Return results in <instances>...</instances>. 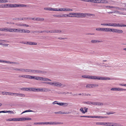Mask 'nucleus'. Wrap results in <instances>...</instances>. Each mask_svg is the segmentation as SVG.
Listing matches in <instances>:
<instances>
[{
	"label": "nucleus",
	"mask_w": 126,
	"mask_h": 126,
	"mask_svg": "<svg viewBox=\"0 0 126 126\" xmlns=\"http://www.w3.org/2000/svg\"><path fill=\"white\" fill-rule=\"evenodd\" d=\"M98 86V85L96 83L92 84V88L95 87H97Z\"/></svg>",
	"instance_id": "obj_39"
},
{
	"label": "nucleus",
	"mask_w": 126,
	"mask_h": 126,
	"mask_svg": "<svg viewBox=\"0 0 126 126\" xmlns=\"http://www.w3.org/2000/svg\"><path fill=\"white\" fill-rule=\"evenodd\" d=\"M105 7L107 9H110L112 8H114V6H105Z\"/></svg>",
	"instance_id": "obj_36"
},
{
	"label": "nucleus",
	"mask_w": 126,
	"mask_h": 126,
	"mask_svg": "<svg viewBox=\"0 0 126 126\" xmlns=\"http://www.w3.org/2000/svg\"><path fill=\"white\" fill-rule=\"evenodd\" d=\"M44 9L46 10L55 11V8H50L48 7L45 8Z\"/></svg>",
	"instance_id": "obj_16"
},
{
	"label": "nucleus",
	"mask_w": 126,
	"mask_h": 126,
	"mask_svg": "<svg viewBox=\"0 0 126 126\" xmlns=\"http://www.w3.org/2000/svg\"><path fill=\"white\" fill-rule=\"evenodd\" d=\"M105 32H112L113 33H122L123 32V31L119 29L109 28H105Z\"/></svg>",
	"instance_id": "obj_4"
},
{
	"label": "nucleus",
	"mask_w": 126,
	"mask_h": 126,
	"mask_svg": "<svg viewBox=\"0 0 126 126\" xmlns=\"http://www.w3.org/2000/svg\"><path fill=\"white\" fill-rule=\"evenodd\" d=\"M110 90L113 91H126V89L120 88H112L110 89Z\"/></svg>",
	"instance_id": "obj_9"
},
{
	"label": "nucleus",
	"mask_w": 126,
	"mask_h": 126,
	"mask_svg": "<svg viewBox=\"0 0 126 126\" xmlns=\"http://www.w3.org/2000/svg\"><path fill=\"white\" fill-rule=\"evenodd\" d=\"M34 112V111L32 110H25V111H24L22 113H21V114H22L23 113H25L26 112Z\"/></svg>",
	"instance_id": "obj_37"
},
{
	"label": "nucleus",
	"mask_w": 126,
	"mask_h": 126,
	"mask_svg": "<svg viewBox=\"0 0 126 126\" xmlns=\"http://www.w3.org/2000/svg\"><path fill=\"white\" fill-rule=\"evenodd\" d=\"M98 0H88V2L98 3Z\"/></svg>",
	"instance_id": "obj_25"
},
{
	"label": "nucleus",
	"mask_w": 126,
	"mask_h": 126,
	"mask_svg": "<svg viewBox=\"0 0 126 126\" xmlns=\"http://www.w3.org/2000/svg\"><path fill=\"white\" fill-rule=\"evenodd\" d=\"M25 72L41 74H44L46 73V72L43 71L27 69H25Z\"/></svg>",
	"instance_id": "obj_5"
},
{
	"label": "nucleus",
	"mask_w": 126,
	"mask_h": 126,
	"mask_svg": "<svg viewBox=\"0 0 126 126\" xmlns=\"http://www.w3.org/2000/svg\"><path fill=\"white\" fill-rule=\"evenodd\" d=\"M34 125H45V122L34 123Z\"/></svg>",
	"instance_id": "obj_31"
},
{
	"label": "nucleus",
	"mask_w": 126,
	"mask_h": 126,
	"mask_svg": "<svg viewBox=\"0 0 126 126\" xmlns=\"http://www.w3.org/2000/svg\"><path fill=\"white\" fill-rule=\"evenodd\" d=\"M55 32L56 33H60L62 32L61 31L58 30H54Z\"/></svg>",
	"instance_id": "obj_47"
},
{
	"label": "nucleus",
	"mask_w": 126,
	"mask_h": 126,
	"mask_svg": "<svg viewBox=\"0 0 126 126\" xmlns=\"http://www.w3.org/2000/svg\"><path fill=\"white\" fill-rule=\"evenodd\" d=\"M44 83L57 87H60L63 85L61 82L56 81L53 82H46Z\"/></svg>",
	"instance_id": "obj_6"
},
{
	"label": "nucleus",
	"mask_w": 126,
	"mask_h": 126,
	"mask_svg": "<svg viewBox=\"0 0 126 126\" xmlns=\"http://www.w3.org/2000/svg\"><path fill=\"white\" fill-rule=\"evenodd\" d=\"M50 90L47 88H42V92H48L50 91Z\"/></svg>",
	"instance_id": "obj_13"
},
{
	"label": "nucleus",
	"mask_w": 126,
	"mask_h": 126,
	"mask_svg": "<svg viewBox=\"0 0 126 126\" xmlns=\"http://www.w3.org/2000/svg\"><path fill=\"white\" fill-rule=\"evenodd\" d=\"M20 33H25V29H21L20 30Z\"/></svg>",
	"instance_id": "obj_60"
},
{
	"label": "nucleus",
	"mask_w": 126,
	"mask_h": 126,
	"mask_svg": "<svg viewBox=\"0 0 126 126\" xmlns=\"http://www.w3.org/2000/svg\"><path fill=\"white\" fill-rule=\"evenodd\" d=\"M82 77L83 78L94 80H109L111 79L109 77L88 75H82Z\"/></svg>",
	"instance_id": "obj_1"
},
{
	"label": "nucleus",
	"mask_w": 126,
	"mask_h": 126,
	"mask_svg": "<svg viewBox=\"0 0 126 126\" xmlns=\"http://www.w3.org/2000/svg\"><path fill=\"white\" fill-rule=\"evenodd\" d=\"M55 11L63 12L66 11V8H63L60 9L55 8Z\"/></svg>",
	"instance_id": "obj_12"
},
{
	"label": "nucleus",
	"mask_w": 126,
	"mask_h": 126,
	"mask_svg": "<svg viewBox=\"0 0 126 126\" xmlns=\"http://www.w3.org/2000/svg\"><path fill=\"white\" fill-rule=\"evenodd\" d=\"M20 29H15V32H20Z\"/></svg>",
	"instance_id": "obj_35"
},
{
	"label": "nucleus",
	"mask_w": 126,
	"mask_h": 126,
	"mask_svg": "<svg viewBox=\"0 0 126 126\" xmlns=\"http://www.w3.org/2000/svg\"><path fill=\"white\" fill-rule=\"evenodd\" d=\"M68 105V104L67 103H61L60 104V106H63L64 107L67 106Z\"/></svg>",
	"instance_id": "obj_23"
},
{
	"label": "nucleus",
	"mask_w": 126,
	"mask_h": 126,
	"mask_svg": "<svg viewBox=\"0 0 126 126\" xmlns=\"http://www.w3.org/2000/svg\"><path fill=\"white\" fill-rule=\"evenodd\" d=\"M31 43V45H36L37 44V43H36L32 42Z\"/></svg>",
	"instance_id": "obj_64"
},
{
	"label": "nucleus",
	"mask_w": 126,
	"mask_h": 126,
	"mask_svg": "<svg viewBox=\"0 0 126 126\" xmlns=\"http://www.w3.org/2000/svg\"><path fill=\"white\" fill-rule=\"evenodd\" d=\"M63 122H54V125H62L63 124Z\"/></svg>",
	"instance_id": "obj_32"
},
{
	"label": "nucleus",
	"mask_w": 126,
	"mask_h": 126,
	"mask_svg": "<svg viewBox=\"0 0 126 126\" xmlns=\"http://www.w3.org/2000/svg\"><path fill=\"white\" fill-rule=\"evenodd\" d=\"M54 122H45V125H54Z\"/></svg>",
	"instance_id": "obj_30"
},
{
	"label": "nucleus",
	"mask_w": 126,
	"mask_h": 126,
	"mask_svg": "<svg viewBox=\"0 0 126 126\" xmlns=\"http://www.w3.org/2000/svg\"><path fill=\"white\" fill-rule=\"evenodd\" d=\"M103 103L102 102H97V105L102 106L103 105Z\"/></svg>",
	"instance_id": "obj_49"
},
{
	"label": "nucleus",
	"mask_w": 126,
	"mask_h": 126,
	"mask_svg": "<svg viewBox=\"0 0 126 126\" xmlns=\"http://www.w3.org/2000/svg\"><path fill=\"white\" fill-rule=\"evenodd\" d=\"M22 26L28 27L29 25L25 24L22 23Z\"/></svg>",
	"instance_id": "obj_57"
},
{
	"label": "nucleus",
	"mask_w": 126,
	"mask_h": 126,
	"mask_svg": "<svg viewBox=\"0 0 126 126\" xmlns=\"http://www.w3.org/2000/svg\"><path fill=\"white\" fill-rule=\"evenodd\" d=\"M44 19L42 18L37 17L35 19V20L37 21H42L44 20Z\"/></svg>",
	"instance_id": "obj_18"
},
{
	"label": "nucleus",
	"mask_w": 126,
	"mask_h": 126,
	"mask_svg": "<svg viewBox=\"0 0 126 126\" xmlns=\"http://www.w3.org/2000/svg\"><path fill=\"white\" fill-rule=\"evenodd\" d=\"M16 95V96L19 97H24L25 96V95L23 94L17 93Z\"/></svg>",
	"instance_id": "obj_24"
},
{
	"label": "nucleus",
	"mask_w": 126,
	"mask_h": 126,
	"mask_svg": "<svg viewBox=\"0 0 126 126\" xmlns=\"http://www.w3.org/2000/svg\"><path fill=\"white\" fill-rule=\"evenodd\" d=\"M11 8H15L17 7H24L26 6V5L23 4H11Z\"/></svg>",
	"instance_id": "obj_7"
},
{
	"label": "nucleus",
	"mask_w": 126,
	"mask_h": 126,
	"mask_svg": "<svg viewBox=\"0 0 126 126\" xmlns=\"http://www.w3.org/2000/svg\"><path fill=\"white\" fill-rule=\"evenodd\" d=\"M69 17V15L66 14H63L62 15H58V17Z\"/></svg>",
	"instance_id": "obj_10"
},
{
	"label": "nucleus",
	"mask_w": 126,
	"mask_h": 126,
	"mask_svg": "<svg viewBox=\"0 0 126 126\" xmlns=\"http://www.w3.org/2000/svg\"><path fill=\"white\" fill-rule=\"evenodd\" d=\"M5 8V4H1V5H0V8Z\"/></svg>",
	"instance_id": "obj_53"
},
{
	"label": "nucleus",
	"mask_w": 126,
	"mask_h": 126,
	"mask_svg": "<svg viewBox=\"0 0 126 126\" xmlns=\"http://www.w3.org/2000/svg\"><path fill=\"white\" fill-rule=\"evenodd\" d=\"M5 5V8L10 7L11 8V4H4Z\"/></svg>",
	"instance_id": "obj_40"
},
{
	"label": "nucleus",
	"mask_w": 126,
	"mask_h": 126,
	"mask_svg": "<svg viewBox=\"0 0 126 126\" xmlns=\"http://www.w3.org/2000/svg\"><path fill=\"white\" fill-rule=\"evenodd\" d=\"M30 31L28 30L25 29V33H29L30 32Z\"/></svg>",
	"instance_id": "obj_59"
},
{
	"label": "nucleus",
	"mask_w": 126,
	"mask_h": 126,
	"mask_svg": "<svg viewBox=\"0 0 126 126\" xmlns=\"http://www.w3.org/2000/svg\"><path fill=\"white\" fill-rule=\"evenodd\" d=\"M36 92H42V88H36Z\"/></svg>",
	"instance_id": "obj_44"
},
{
	"label": "nucleus",
	"mask_w": 126,
	"mask_h": 126,
	"mask_svg": "<svg viewBox=\"0 0 126 126\" xmlns=\"http://www.w3.org/2000/svg\"><path fill=\"white\" fill-rule=\"evenodd\" d=\"M13 70L16 71H20V69H18L17 68H14Z\"/></svg>",
	"instance_id": "obj_55"
},
{
	"label": "nucleus",
	"mask_w": 126,
	"mask_h": 126,
	"mask_svg": "<svg viewBox=\"0 0 126 126\" xmlns=\"http://www.w3.org/2000/svg\"><path fill=\"white\" fill-rule=\"evenodd\" d=\"M86 87L87 88H92V84H87L86 86Z\"/></svg>",
	"instance_id": "obj_38"
},
{
	"label": "nucleus",
	"mask_w": 126,
	"mask_h": 126,
	"mask_svg": "<svg viewBox=\"0 0 126 126\" xmlns=\"http://www.w3.org/2000/svg\"><path fill=\"white\" fill-rule=\"evenodd\" d=\"M12 113L14 114V112L12 111H0V113Z\"/></svg>",
	"instance_id": "obj_15"
},
{
	"label": "nucleus",
	"mask_w": 126,
	"mask_h": 126,
	"mask_svg": "<svg viewBox=\"0 0 126 126\" xmlns=\"http://www.w3.org/2000/svg\"><path fill=\"white\" fill-rule=\"evenodd\" d=\"M19 121H25V118L22 117L18 118Z\"/></svg>",
	"instance_id": "obj_43"
},
{
	"label": "nucleus",
	"mask_w": 126,
	"mask_h": 126,
	"mask_svg": "<svg viewBox=\"0 0 126 126\" xmlns=\"http://www.w3.org/2000/svg\"><path fill=\"white\" fill-rule=\"evenodd\" d=\"M112 123L110 122H104L105 126H111Z\"/></svg>",
	"instance_id": "obj_22"
},
{
	"label": "nucleus",
	"mask_w": 126,
	"mask_h": 126,
	"mask_svg": "<svg viewBox=\"0 0 126 126\" xmlns=\"http://www.w3.org/2000/svg\"><path fill=\"white\" fill-rule=\"evenodd\" d=\"M115 112H107L106 113L108 115H110V114H113Z\"/></svg>",
	"instance_id": "obj_51"
},
{
	"label": "nucleus",
	"mask_w": 126,
	"mask_h": 126,
	"mask_svg": "<svg viewBox=\"0 0 126 126\" xmlns=\"http://www.w3.org/2000/svg\"><path fill=\"white\" fill-rule=\"evenodd\" d=\"M54 113L55 114H63V112L61 111H59L57 112H55Z\"/></svg>",
	"instance_id": "obj_56"
},
{
	"label": "nucleus",
	"mask_w": 126,
	"mask_h": 126,
	"mask_svg": "<svg viewBox=\"0 0 126 126\" xmlns=\"http://www.w3.org/2000/svg\"><path fill=\"white\" fill-rule=\"evenodd\" d=\"M21 90L23 91H28V88H21Z\"/></svg>",
	"instance_id": "obj_42"
},
{
	"label": "nucleus",
	"mask_w": 126,
	"mask_h": 126,
	"mask_svg": "<svg viewBox=\"0 0 126 126\" xmlns=\"http://www.w3.org/2000/svg\"><path fill=\"white\" fill-rule=\"evenodd\" d=\"M91 104L94 105H97V102H92Z\"/></svg>",
	"instance_id": "obj_54"
},
{
	"label": "nucleus",
	"mask_w": 126,
	"mask_h": 126,
	"mask_svg": "<svg viewBox=\"0 0 126 126\" xmlns=\"http://www.w3.org/2000/svg\"><path fill=\"white\" fill-rule=\"evenodd\" d=\"M36 76H32L30 75H28L27 79H35Z\"/></svg>",
	"instance_id": "obj_21"
},
{
	"label": "nucleus",
	"mask_w": 126,
	"mask_h": 126,
	"mask_svg": "<svg viewBox=\"0 0 126 126\" xmlns=\"http://www.w3.org/2000/svg\"><path fill=\"white\" fill-rule=\"evenodd\" d=\"M28 75H19L18 76L19 78L22 77L25 78H27Z\"/></svg>",
	"instance_id": "obj_28"
},
{
	"label": "nucleus",
	"mask_w": 126,
	"mask_h": 126,
	"mask_svg": "<svg viewBox=\"0 0 126 126\" xmlns=\"http://www.w3.org/2000/svg\"><path fill=\"white\" fill-rule=\"evenodd\" d=\"M7 28H0V31L6 32L7 31Z\"/></svg>",
	"instance_id": "obj_29"
},
{
	"label": "nucleus",
	"mask_w": 126,
	"mask_h": 126,
	"mask_svg": "<svg viewBox=\"0 0 126 126\" xmlns=\"http://www.w3.org/2000/svg\"><path fill=\"white\" fill-rule=\"evenodd\" d=\"M25 69L20 68V71L22 72H25Z\"/></svg>",
	"instance_id": "obj_61"
},
{
	"label": "nucleus",
	"mask_w": 126,
	"mask_h": 126,
	"mask_svg": "<svg viewBox=\"0 0 126 126\" xmlns=\"http://www.w3.org/2000/svg\"><path fill=\"white\" fill-rule=\"evenodd\" d=\"M80 110L82 112V113H85V112H84V110H83V108H80Z\"/></svg>",
	"instance_id": "obj_58"
},
{
	"label": "nucleus",
	"mask_w": 126,
	"mask_h": 126,
	"mask_svg": "<svg viewBox=\"0 0 126 126\" xmlns=\"http://www.w3.org/2000/svg\"><path fill=\"white\" fill-rule=\"evenodd\" d=\"M73 11V10L72 9L66 8V11L71 12V11Z\"/></svg>",
	"instance_id": "obj_50"
},
{
	"label": "nucleus",
	"mask_w": 126,
	"mask_h": 126,
	"mask_svg": "<svg viewBox=\"0 0 126 126\" xmlns=\"http://www.w3.org/2000/svg\"><path fill=\"white\" fill-rule=\"evenodd\" d=\"M57 102H58V101H55L53 102L52 104L53 105L57 104H58V105H60V103H58Z\"/></svg>",
	"instance_id": "obj_48"
},
{
	"label": "nucleus",
	"mask_w": 126,
	"mask_h": 126,
	"mask_svg": "<svg viewBox=\"0 0 126 126\" xmlns=\"http://www.w3.org/2000/svg\"><path fill=\"white\" fill-rule=\"evenodd\" d=\"M41 81H51V80L48 78H47L41 77Z\"/></svg>",
	"instance_id": "obj_20"
},
{
	"label": "nucleus",
	"mask_w": 126,
	"mask_h": 126,
	"mask_svg": "<svg viewBox=\"0 0 126 126\" xmlns=\"http://www.w3.org/2000/svg\"><path fill=\"white\" fill-rule=\"evenodd\" d=\"M69 17H76L77 18H84L86 16H92L93 14L88 13H70L69 14Z\"/></svg>",
	"instance_id": "obj_2"
},
{
	"label": "nucleus",
	"mask_w": 126,
	"mask_h": 126,
	"mask_svg": "<svg viewBox=\"0 0 126 126\" xmlns=\"http://www.w3.org/2000/svg\"><path fill=\"white\" fill-rule=\"evenodd\" d=\"M102 41H99L98 40H92L91 41V42L93 43H100Z\"/></svg>",
	"instance_id": "obj_19"
},
{
	"label": "nucleus",
	"mask_w": 126,
	"mask_h": 126,
	"mask_svg": "<svg viewBox=\"0 0 126 126\" xmlns=\"http://www.w3.org/2000/svg\"><path fill=\"white\" fill-rule=\"evenodd\" d=\"M96 124L97 125H101L104 126V122H97L96 123Z\"/></svg>",
	"instance_id": "obj_34"
},
{
	"label": "nucleus",
	"mask_w": 126,
	"mask_h": 126,
	"mask_svg": "<svg viewBox=\"0 0 126 126\" xmlns=\"http://www.w3.org/2000/svg\"><path fill=\"white\" fill-rule=\"evenodd\" d=\"M101 28H97L95 29L96 30L98 31H101Z\"/></svg>",
	"instance_id": "obj_62"
},
{
	"label": "nucleus",
	"mask_w": 126,
	"mask_h": 126,
	"mask_svg": "<svg viewBox=\"0 0 126 126\" xmlns=\"http://www.w3.org/2000/svg\"><path fill=\"white\" fill-rule=\"evenodd\" d=\"M32 42H27L26 43H23L24 44H27V45H31V44Z\"/></svg>",
	"instance_id": "obj_45"
},
{
	"label": "nucleus",
	"mask_w": 126,
	"mask_h": 126,
	"mask_svg": "<svg viewBox=\"0 0 126 126\" xmlns=\"http://www.w3.org/2000/svg\"><path fill=\"white\" fill-rule=\"evenodd\" d=\"M107 118V117L106 116H94V118Z\"/></svg>",
	"instance_id": "obj_27"
},
{
	"label": "nucleus",
	"mask_w": 126,
	"mask_h": 126,
	"mask_svg": "<svg viewBox=\"0 0 126 126\" xmlns=\"http://www.w3.org/2000/svg\"><path fill=\"white\" fill-rule=\"evenodd\" d=\"M119 85L120 86H126V84H123V83H121L119 84Z\"/></svg>",
	"instance_id": "obj_63"
},
{
	"label": "nucleus",
	"mask_w": 126,
	"mask_h": 126,
	"mask_svg": "<svg viewBox=\"0 0 126 126\" xmlns=\"http://www.w3.org/2000/svg\"><path fill=\"white\" fill-rule=\"evenodd\" d=\"M7 0H0V3H5L8 2Z\"/></svg>",
	"instance_id": "obj_46"
},
{
	"label": "nucleus",
	"mask_w": 126,
	"mask_h": 126,
	"mask_svg": "<svg viewBox=\"0 0 126 126\" xmlns=\"http://www.w3.org/2000/svg\"><path fill=\"white\" fill-rule=\"evenodd\" d=\"M108 13L109 14H112V13H118V14H122V15H125V14H124V13H121L119 11H116V10L114 12H108Z\"/></svg>",
	"instance_id": "obj_11"
},
{
	"label": "nucleus",
	"mask_w": 126,
	"mask_h": 126,
	"mask_svg": "<svg viewBox=\"0 0 126 126\" xmlns=\"http://www.w3.org/2000/svg\"><path fill=\"white\" fill-rule=\"evenodd\" d=\"M98 3H109L108 1L106 0H98Z\"/></svg>",
	"instance_id": "obj_14"
},
{
	"label": "nucleus",
	"mask_w": 126,
	"mask_h": 126,
	"mask_svg": "<svg viewBox=\"0 0 126 126\" xmlns=\"http://www.w3.org/2000/svg\"><path fill=\"white\" fill-rule=\"evenodd\" d=\"M111 126H123L119 123H112Z\"/></svg>",
	"instance_id": "obj_17"
},
{
	"label": "nucleus",
	"mask_w": 126,
	"mask_h": 126,
	"mask_svg": "<svg viewBox=\"0 0 126 126\" xmlns=\"http://www.w3.org/2000/svg\"><path fill=\"white\" fill-rule=\"evenodd\" d=\"M41 77H39L36 76L35 79L39 80L41 81Z\"/></svg>",
	"instance_id": "obj_41"
},
{
	"label": "nucleus",
	"mask_w": 126,
	"mask_h": 126,
	"mask_svg": "<svg viewBox=\"0 0 126 126\" xmlns=\"http://www.w3.org/2000/svg\"><path fill=\"white\" fill-rule=\"evenodd\" d=\"M101 25L113 27H126V25L119 23H103L101 24Z\"/></svg>",
	"instance_id": "obj_3"
},
{
	"label": "nucleus",
	"mask_w": 126,
	"mask_h": 126,
	"mask_svg": "<svg viewBox=\"0 0 126 126\" xmlns=\"http://www.w3.org/2000/svg\"><path fill=\"white\" fill-rule=\"evenodd\" d=\"M6 63L9 64H12L14 65H19V63L15 62H11L9 61H6L3 60V63Z\"/></svg>",
	"instance_id": "obj_8"
},
{
	"label": "nucleus",
	"mask_w": 126,
	"mask_h": 126,
	"mask_svg": "<svg viewBox=\"0 0 126 126\" xmlns=\"http://www.w3.org/2000/svg\"><path fill=\"white\" fill-rule=\"evenodd\" d=\"M12 121H19L18 118H12Z\"/></svg>",
	"instance_id": "obj_52"
},
{
	"label": "nucleus",
	"mask_w": 126,
	"mask_h": 126,
	"mask_svg": "<svg viewBox=\"0 0 126 126\" xmlns=\"http://www.w3.org/2000/svg\"><path fill=\"white\" fill-rule=\"evenodd\" d=\"M15 28H8L7 30V31L10 32H14Z\"/></svg>",
	"instance_id": "obj_26"
},
{
	"label": "nucleus",
	"mask_w": 126,
	"mask_h": 126,
	"mask_svg": "<svg viewBox=\"0 0 126 126\" xmlns=\"http://www.w3.org/2000/svg\"><path fill=\"white\" fill-rule=\"evenodd\" d=\"M22 23H15V25L18 27H22Z\"/></svg>",
	"instance_id": "obj_33"
}]
</instances>
